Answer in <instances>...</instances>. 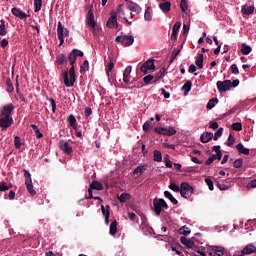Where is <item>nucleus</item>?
<instances>
[{
    "instance_id": "62",
    "label": "nucleus",
    "mask_w": 256,
    "mask_h": 256,
    "mask_svg": "<svg viewBox=\"0 0 256 256\" xmlns=\"http://www.w3.org/2000/svg\"><path fill=\"white\" fill-rule=\"evenodd\" d=\"M189 29H190L189 24L183 25V35L185 36V38L187 37V35H189Z\"/></svg>"
},
{
    "instance_id": "63",
    "label": "nucleus",
    "mask_w": 256,
    "mask_h": 256,
    "mask_svg": "<svg viewBox=\"0 0 256 256\" xmlns=\"http://www.w3.org/2000/svg\"><path fill=\"white\" fill-rule=\"evenodd\" d=\"M247 189H255L256 187V179L251 180L248 184H247Z\"/></svg>"
},
{
    "instance_id": "49",
    "label": "nucleus",
    "mask_w": 256,
    "mask_h": 256,
    "mask_svg": "<svg viewBox=\"0 0 256 256\" xmlns=\"http://www.w3.org/2000/svg\"><path fill=\"white\" fill-rule=\"evenodd\" d=\"M101 211H102V215H103L104 217H107V211H108V213H110V211H111V206L107 205V206L105 207L103 204H101Z\"/></svg>"
},
{
    "instance_id": "47",
    "label": "nucleus",
    "mask_w": 256,
    "mask_h": 256,
    "mask_svg": "<svg viewBox=\"0 0 256 256\" xmlns=\"http://www.w3.org/2000/svg\"><path fill=\"white\" fill-rule=\"evenodd\" d=\"M169 189H171V191H175V193H181V186L179 187L175 183H170Z\"/></svg>"
},
{
    "instance_id": "32",
    "label": "nucleus",
    "mask_w": 256,
    "mask_h": 256,
    "mask_svg": "<svg viewBox=\"0 0 256 256\" xmlns=\"http://www.w3.org/2000/svg\"><path fill=\"white\" fill-rule=\"evenodd\" d=\"M153 155H154L153 159L154 161H156V163H161V161H163V154H161V151L154 150Z\"/></svg>"
},
{
    "instance_id": "29",
    "label": "nucleus",
    "mask_w": 256,
    "mask_h": 256,
    "mask_svg": "<svg viewBox=\"0 0 256 256\" xmlns=\"http://www.w3.org/2000/svg\"><path fill=\"white\" fill-rule=\"evenodd\" d=\"M67 121L70 123V127H72V129L77 128V118H75V115L70 114Z\"/></svg>"
},
{
    "instance_id": "16",
    "label": "nucleus",
    "mask_w": 256,
    "mask_h": 256,
    "mask_svg": "<svg viewBox=\"0 0 256 256\" xmlns=\"http://www.w3.org/2000/svg\"><path fill=\"white\" fill-rule=\"evenodd\" d=\"M11 13L14 15V17H18V19H27V17H29L27 13L21 11V9L17 7L12 8Z\"/></svg>"
},
{
    "instance_id": "48",
    "label": "nucleus",
    "mask_w": 256,
    "mask_h": 256,
    "mask_svg": "<svg viewBox=\"0 0 256 256\" xmlns=\"http://www.w3.org/2000/svg\"><path fill=\"white\" fill-rule=\"evenodd\" d=\"M24 177H25V183H31L33 180L31 179V173L27 170H23Z\"/></svg>"
},
{
    "instance_id": "8",
    "label": "nucleus",
    "mask_w": 256,
    "mask_h": 256,
    "mask_svg": "<svg viewBox=\"0 0 256 256\" xmlns=\"http://www.w3.org/2000/svg\"><path fill=\"white\" fill-rule=\"evenodd\" d=\"M141 73L147 74V71H155V59H148L141 67Z\"/></svg>"
},
{
    "instance_id": "7",
    "label": "nucleus",
    "mask_w": 256,
    "mask_h": 256,
    "mask_svg": "<svg viewBox=\"0 0 256 256\" xmlns=\"http://www.w3.org/2000/svg\"><path fill=\"white\" fill-rule=\"evenodd\" d=\"M13 125V116H1L0 115V128L2 131L9 129Z\"/></svg>"
},
{
    "instance_id": "60",
    "label": "nucleus",
    "mask_w": 256,
    "mask_h": 256,
    "mask_svg": "<svg viewBox=\"0 0 256 256\" xmlns=\"http://www.w3.org/2000/svg\"><path fill=\"white\" fill-rule=\"evenodd\" d=\"M205 183L208 185L209 190H210V191H213V189H214L213 180H211L210 178H206V179H205Z\"/></svg>"
},
{
    "instance_id": "43",
    "label": "nucleus",
    "mask_w": 256,
    "mask_h": 256,
    "mask_svg": "<svg viewBox=\"0 0 256 256\" xmlns=\"http://www.w3.org/2000/svg\"><path fill=\"white\" fill-rule=\"evenodd\" d=\"M195 65H197L199 69H203V53L198 54V59L195 61Z\"/></svg>"
},
{
    "instance_id": "33",
    "label": "nucleus",
    "mask_w": 256,
    "mask_h": 256,
    "mask_svg": "<svg viewBox=\"0 0 256 256\" xmlns=\"http://www.w3.org/2000/svg\"><path fill=\"white\" fill-rule=\"evenodd\" d=\"M236 149L237 151H239V153H242L243 155H249V149L245 148V146H243L241 143L236 145Z\"/></svg>"
},
{
    "instance_id": "31",
    "label": "nucleus",
    "mask_w": 256,
    "mask_h": 256,
    "mask_svg": "<svg viewBox=\"0 0 256 256\" xmlns=\"http://www.w3.org/2000/svg\"><path fill=\"white\" fill-rule=\"evenodd\" d=\"M192 85L193 83L191 82V80H187L185 82V84L182 86V91H184V95H187L189 91H191Z\"/></svg>"
},
{
    "instance_id": "57",
    "label": "nucleus",
    "mask_w": 256,
    "mask_h": 256,
    "mask_svg": "<svg viewBox=\"0 0 256 256\" xmlns=\"http://www.w3.org/2000/svg\"><path fill=\"white\" fill-rule=\"evenodd\" d=\"M180 9H181L182 13H185V11H187V9H188L187 0H181Z\"/></svg>"
},
{
    "instance_id": "26",
    "label": "nucleus",
    "mask_w": 256,
    "mask_h": 256,
    "mask_svg": "<svg viewBox=\"0 0 256 256\" xmlns=\"http://www.w3.org/2000/svg\"><path fill=\"white\" fill-rule=\"evenodd\" d=\"M25 185L28 193H30L32 197H35V195H37V191L33 188V182H25Z\"/></svg>"
},
{
    "instance_id": "45",
    "label": "nucleus",
    "mask_w": 256,
    "mask_h": 256,
    "mask_svg": "<svg viewBox=\"0 0 256 256\" xmlns=\"http://www.w3.org/2000/svg\"><path fill=\"white\" fill-rule=\"evenodd\" d=\"M234 169H241L243 167V158L236 159L233 163Z\"/></svg>"
},
{
    "instance_id": "1",
    "label": "nucleus",
    "mask_w": 256,
    "mask_h": 256,
    "mask_svg": "<svg viewBox=\"0 0 256 256\" xmlns=\"http://www.w3.org/2000/svg\"><path fill=\"white\" fill-rule=\"evenodd\" d=\"M68 59L70 61L71 68L69 71H64L62 73V77L65 87H73L75 85V81H77V76L75 75V63H77V56L73 50L70 52Z\"/></svg>"
},
{
    "instance_id": "44",
    "label": "nucleus",
    "mask_w": 256,
    "mask_h": 256,
    "mask_svg": "<svg viewBox=\"0 0 256 256\" xmlns=\"http://www.w3.org/2000/svg\"><path fill=\"white\" fill-rule=\"evenodd\" d=\"M217 187L220 189V191H227V189H231V183H218Z\"/></svg>"
},
{
    "instance_id": "51",
    "label": "nucleus",
    "mask_w": 256,
    "mask_h": 256,
    "mask_svg": "<svg viewBox=\"0 0 256 256\" xmlns=\"http://www.w3.org/2000/svg\"><path fill=\"white\" fill-rule=\"evenodd\" d=\"M155 133H158V135H166L167 136V128L157 127V128H155Z\"/></svg>"
},
{
    "instance_id": "30",
    "label": "nucleus",
    "mask_w": 256,
    "mask_h": 256,
    "mask_svg": "<svg viewBox=\"0 0 256 256\" xmlns=\"http://www.w3.org/2000/svg\"><path fill=\"white\" fill-rule=\"evenodd\" d=\"M117 199L120 201V203H127V201L131 199V194L122 193L120 196H117Z\"/></svg>"
},
{
    "instance_id": "36",
    "label": "nucleus",
    "mask_w": 256,
    "mask_h": 256,
    "mask_svg": "<svg viewBox=\"0 0 256 256\" xmlns=\"http://www.w3.org/2000/svg\"><path fill=\"white\" fill-rule=\"evenodd\" d=\"M30 127L35 131L37 139H43V133H41L37 125L31 124Z\"/></svg>"
},
{
    "instance_id": "5",
    "label": "nucleus",
    "mask_w": 256,
    "mask_h": 256,
    "mask_svg": "<svg viewBox=\"0 0 256 256\" xmlns=\"http://www.w3.org/2000/svg\"><path fill=\"white\" fill-rule=\"evenodd\" d=\"M115 41L121 43L124 47H131L135 43V38L131 35L117 36Z\"/></svg>"
},
{
    "instance_id": "52",
    "label": "nucleus",
    "mask_w": 256,
    "mask_h": 256,
    "mask_svg": "<svg viewBox=\"0 0 256 256\" xmlns=\"http://www.w3.org/2000/svg\"><path fill=\"white\" fill-rule=\"evenodd\" d=\"M232 129H233V131H242L243 130V125L239 122L233 123L232 124Z\"/></svg>"
},
{
    "instance_id": "13",
    "label": "nucleus",
    "mask_w": 256,
    "mask_h": 256,
    "mask_svg": "<svg viewBox=\"0 0 256 256\" xmlns=\"http://www.w3.org/2000/svg\"><path fill=\"white\" fill-rule=\"evenodd\" d=\"M208 255L210 256H224L225 255V248L221 246H214L212 249L208 252Z\"/></svg>"
},
{
    "instance_id": "61",
    "label": "nucleus",
    "mask_w": 256,
    "mask_h": 256,
    "mask_svg": "<svg viewBox=\"0 0 256 256\" xmlns=\"http://www.w3.org/2000/svg\"><path fill=\"white\" fill-rule=\"evenodd\" d=\"M132 69L133 68L131 66H127L126 69L124 70L123 77H129V75H131Z\"/></svg>"
},
{
    "instance_id": "23",
    "label": "nucleus",
    "mask_w": 256,
    "mask_h": 256,
    "mask_svg": "<svg viewBox=\"0 0 256 256\" xmlns=\"http://www.w3.org/2000/svg\"><path fill=\"white\" fill-rule=\"evenodd\" d=\"M255 11V6H242V13L243 15H253Z\"/></svg>"
},
{
    "instance_id": "28",
    "label": "nucleus",
    "mask_w": 256,
    "mask_h": 256,
    "mask_svg": "<svg viewBox=\"0 0 256 256\" xmlns=\"http://www.w3.org/2000/svg\"><path fill=\"white\" fill-rule=\"evenodd\" d=\"M165 77V68H162L159 70L158 73L154 76V81L152 83H157L160 79H163Z\"/></svg>"
},
{
    "instance_id": "53",
    "label": "nucleus",
    "mask_w": 256,
    "mask_h": 256,
    "mask_svg": "<svg viewBox=\"0 0 256 256\" xmlns=\"http://www.w3.org/2000/svg\"><path fill=\"white\" fill-rule=\"evenodd\" d=\"M221 135H223V128H219L214 136L212 137V139H214V141H217V139H219V137H221Z\"/></svg>"
},
{
    "instance_id": "21",
    "label": "nucleus",
    "mask_w": 256,
    "mask_h": 256,
    "mask_svg": "<svg viewBox=\"0 0 256 256\" xmlns=\"http://www.w3.org/2000/svg\"><path fill=\"white\" fill-rule=\"evenodd\" d=\"M89 189L91 190L95 189L96 191H103V185L101 184V182L97 180H93L92 183L90 184Z\"/></svg>"
},
{
    "instance_id": "58",
    "label": "nucleus",
    "mask_w": 256,
    "mask_h": 256,
    "mask_svg": "<svg viewBox=\"0 0 256 256\" xmlns=\"http://www.w3.org/2000/svg\"><path fill=\"white\" fill-rule=\"evenodd\" d=\"M234 143H235V138L233 137V134H229L227 146L233 147Z\"/></svg>"
},
{
    "instance_id": "10",
    "label": "nucleus",
    "mask_w": 256,
    "mask_h": 256,
    "mask_svg": "<svg viewBox=\"0 0 256 256\" xmlns=\"http://www.w3.org/2000/svg\"><path fill=\"white\" fill-rule=\"evenodd\" d=\"M216 87L219 93H226V91L231 90V80L218 81Z\"/></svg>"
},
{
    "instance_id": "4",
    "label": "nucleus",
    "mask_w": 256,
    "mask_h": 256,
    "mask_svg": "<svg viewBox=\"0 0 256 256\" xmlns=\"http://www.w3.org/2000/svg\"><path fill=\"white\" fill-rule=\"evenodd\" d=\"M194 191L193 186H191L189 183L182 182L180 184V195L181 197H184V199H189L191 195H193Z\"/></svg>"
},
{
    "instance_id": "11",
    "label": "nucleus",
    "mask_w": 256,
    "mask_h": 256,
    "mask_svg": "<svg viewBox=\"0 0 256 256\" xmlns=\"http://www.w3.org/2000/svg\"><path fill=\"white\" fill-rule=\"evenodd\" d=\"M15 109V105H13V103H10L8 105L3 106V108L1 109V116L2 117H12L11 114L13 113Z\"/></svg>"
},
{
    "instance_id": "34",
    "label": "nucleus",
    "mask_w": 256,
    "mask_h": 256,
    "mask_svg": "<svg viewBox=\"0 0 256 256\" xmlns=\"http://www.w3.org/2000/svg\"><path fill=\"white\" fill-rule=\"evenodd\" d=\"M164 196L167 199H169L171 201V203H173V205H177L179 203V201L177 199H175V197H173V194H171V192H169V191H165Z\"/></svg>"
},
{
    "instance_id": "6",
    "label": "nucleus",
    "mask_w": 256,
    "mask_h": 256,
    "mask_svg": "<svg viewBox=\"0 0 256 256\" xmlns=\"http://www.w3.org/2000/svg\"><path fill=\"white\" fill-rule=\"evenodd\" d=\"M57 35L60 41L59 45H63V43H65V37H69V30L63 27V24L61 22H58Z\"/></svg>"
},
{
    "instance_id": "50",
    "label": "nucleus",
    "mask_w": 256,
    "mask_h": 256,
    "mask_svg": "<svg viewBox=\"0 0 256 256\" xmlns=\"http://www.w3.org/2000/svg\"><path fill=\"white\" fill-rule=\"evenodd\" d=\"M144 19H145V21H152L153 20V16L151 15V11L149 10V8H147L145 10Z\"/></svg>"
},
{
    "instance_id": "64",
    "label": "nucleus",
    "mask_w": 256,
    "mask_h": 256,
    "mask_svg": "<svg viewBox=\"0 0 256 256\" xmlns=\"http://www.w3.org/2000/svg\"><path fill=\"white\" fill-rule=\"evenodd\" d=\"M209 128H210V129H213V130L219 129V124H218L217 122H215V121H211V122L209 123Z\"/></svg>"
},
{
    "instance_id": "41",
    "label": "nucleus",
    "mask_w": 256,
    "mask_h": 256,
    "mask_svg": "<svg viewBox=\"0 0 256 256\" xmlns=\"http://www.w3.org/2000/svg\"><path fill=\"white\" fill-rule=\"evenodd\" d=\"M87 71H89V61L85 60L80 67V73L85 74Z\"/></svg>"
},
{
    "instance_id": "3",
    "label": "nucleus",
    "mask_w": 256,
    "mask_h": 256,
    "mask_svg": "<svg viewBox=\"0 0 256 256\" xmlns=\"http://www.w3.org/2000/svg\"><path fill=\"white\" fill-rule=\"evenodd\" d=\"M154 212L157 216L161 215L163 209H169V205L163 198H155L153 200Z\"/></svg>"
},
{
    "instance_id": "56",
    "label": "nucleus",
    "mask_w": 256,
    "mask_h": 256,
    "mask_svg": "<svg viewBox=\"0 0 256 256\" xmlns=\"http://www.w3.org/2000/svg\"><path fill=\"white\" fill-rule=\"evenodd\" d=\"M153 79H154V76L149 74L143 78V81H144L145 85H149L151 83V81H153Z\"/></svg>"
},
{
    "instance_id": "2",
    "label": "nucleus",
    "mask_w": 256,
    "mask_h": 256,
    "mask_svg": "<svg viewBox=\"0 0 256 256\" xmlns=\"http://www.w3.org/2000/svg\"><path fill=\"white\" fill-rule=\"evenodd\" d=\"M180 241L182 245H185L186 247H188V249L196 251L197 254L194 253L195 256H207L205 252L201 251V248L195 246V242H193L191 239H188L185 236H181Z\"/></svg>"
},
{
    "instance_id": "55",
    "label": "nucleus",
    "mask_w": 256,
    "mask_h": 256,
    "mask_svg": "<svg viewBox=\"0 0 256 256\" xmlns=\"http://www.w3.org/2000/svg\"><path fill=\"white\" fill-rule=\"evenodd\" d=\"M14 146L17 149H21V137L15 136V138H14Z\"/></svg>"
},
{
    "instance_id": "25",
    "label": "nucleus",
    "mask_w": 256,
    "mask_h": 256,
    "mask_svg": "<svg viewBox=\"0 0 256 256\" xmlns=\"http://www.w3.org/2000/svg\"><path fill=\"white\" fill-rule=\"evenodd\" d=\"M7 35V25L5 24V20H0V37H5Z\"/></svg>"
},
{
    "instance_id": "27",
    "label": "nucleus",
    "mask_w": 256,
    "mask_h": 256,
    "mask_svg": "<svg viewBox=\"0 0 256 256\" xmlns=\"http://www.w3.org/2000/svg\"><path fill=\"white\" fill-rule=\"evenodd\" d=\"M109 233L110 235H112V237H115V235H117V220H113L110 224Z\"/></svg>"
},
{
    "instance_id": "12",
    "label": "nucleus",
    "mask_w": 256,
    "mask_h": 256,
    "mask_svg": "<svg viewBox=\"0 0 256 256\" xmlns=\"http://www.w3.org/2000/svg\"><path fill=\"white\" fill-rule=\"evenodd\" d=\"M59 147L66 155H71L73 153V147L69 145V142L61 140L59 142Z\"/></svg>"
},
{
    "instance_id": "54",
    "label": "nucleus",
    "mask_w": 256,
    "mask_h": 256,
    "mask_svg": "<svg viewBox=\"0 0 256 256\" xmlns=\"http://www.w3.org/2000/svg\"><path fill=\"white\" fill-rule=\"evenodd\" d=\"M230 70L233 75H239V67H237V64H232Z\"/></svg>"
},
{
    "instance_id": "20",
    "label": "nucleus",
    "mask_w": 256,
    "mask_h": 256,
    "mask_svg": "<svg viewBox=\"0 0 256 256\" xmlns=\"http://www.w3.org/2000/svg\"><path fill=\"white\" fill-rule=\"evenodd\" d=\"M108 59H109V63L106 65V73H107V76L109 77L111 75V72L115 68V63L113 62V57L109 56Z\"/></svg>"
},
{
    "instance_id": "46",
    "label": "nucleus",
    "mask_w": 256,
    "mask_h": 256,
    "mask_svg": "<svg viewBox=\"0 0 256 256\" xmlns=\"http://www.w3.org/2000/svg\"><path fill=\"white\" fill-rule=\"evenodd\" d=\"M6 85H7V91L8 93H13V91L15 90V88L13 87V82L11 81V79H7L6 80Z\"/></svg>"
},
{
    "instance_id": "24",
    "label": "nucleus",
    "mask_w": 256,
    "mask_h": 256,
    "mask_svg": "<svg viewBox=\"0 0 256 256\" xmlns=\"http://www.w3.org/2000/svg\"><path fill=\"white\" fill-rule=\"evenodd\" d=\"M145 171H147V166L143 165V166H138L134 169L133 174L137 175L138 177H141V175H143V173H145Z\"/></svg>"
},
{
    "instance_id": "38",
    "label": "nucleus",
    "mask_w": 256,
    "mask_h": 256,
    "mask_svg": "<svg viewBox=\"0 0 256 256\" xmlns=\"http://www.w3.org/2000/svg\"><path fill=\"white\" fill-rule=\"evenodd\" d=\"M217 103H219V99L217 98H212L209 100V102L206 105L207 109H213V107H215V105H217Z\"/></svg>"
},
{
    "instance_id": "9",
    "label": "nucleus",
    "mask_w": 256,
    "mask_h": 256,
    "mask_svg": "<svg viewBox=\"0 0 256 256\" xmlns=\"http://www.w3.org/2000/svg\"><path fill=\"white\" fill-rule=\"evenodd\" d=\"M106 27H108L109 29H117V27H119V23L117 22V12L116 11L111 12V16L109 17V19L106 22Z\"/></svg>"
},
{
    "instance_id": "15",
    "label": "nucleus",
    "mask_w": 256,
    "mask_h": 256,
    "mask_svg": "<svg viewBox=\"0 0 256 256\" xmlns=\"http://www.w3.org/2000/svg\"><path fill=\"white\" fill-rule=\"evenodd\" d=\"M87 25L89 27H92V29H95V14H93V6L88 11V16H87Z\"/></svg>"
},
{
    "instance_id": "37",
    "label": "nucleus",
    "mask_w": 256,
    "mask_h": 256,
    "mask_svg": "<svg viewBox=\"0 0 256 256\" xmlns=\"http://www.w3.org/2000/svg\"><path fill=\"white\" fill-rule=\"evenodd\" d=\"M251 51H253V48H251V46L242 44L241 53H243V55H249V53H251Z\"/></svg>"
},
{
    "instance_id": "18",
    "label": "nucleus",
    "mask_w": 256,
    "mask_h": 256,
    "mask_svg": "<svg viewBox=\"0 0 256 256\" xmlns=\"http://www.w3.org/2000/svg\"><path fill=\"white\" fill-rule=\"evenodd\" d=\"M211 139H213V132H204L200 137L201 143H209Z\"/></svg>"
},
{
    "instance_id": "14",
    "label": "nucleus",
    "mask_w": 256,
    "mask_h": 256,
    "mask_svg": "<svg viewBox=\"0 0 256 256\" xmlns=\"http://www.w3.org/2000/svg\"><path fill=\"white\" fill-rule=\"evenodd\" d=\"M126 7L127 9H129V11H133L134 13H137V15L141 13V6H139V4L135 2L126 1Z\"/></svg>"
},
{
    "instance_id": "22",
    "label": "nucleus",
    "mask_w": 256,
    "mask_h": 256,
    "mask_svg": "<svg viewBox=\"0 0 256 256\" xmlns=\"http://www.w3.org/2000/svg\"><path fill=\"white\" fill-rule=\"evenodd\" d=\"M67 56L65 54H59L56 56V65H66Z\"/></svg>"
},
{
    "instance_id": "59",
    "label": "nucleus",
    "mask_w": 256,
    "mask_h": 256,
    "mask_svg": "<svg viewBox=\"0 0 256 256\" xmlns=\"http://www.w3.org/2000/svg\"><path fill=\"white\" fill-rule=\"evenodd\" d=\"M176 134H177V130H175V128L173 127L167 128V137H171Z\"/></svg>"
},
{
    "instance_id": "35",
    "label": "nucleus",
    "mask_w": 256,
    "mask_h": 256,
    "mask_svg": "<svg viewBox=\"0 0 256 256\" xmlns=\"http://www.w3.org/2000/svg\"><path fill=\"white\" fill-rule=\"evenodd\" d=\"M180 235H184L185 237H187V235H191V229H189V227L187 226H182L179 230H178Z\"/></svg>"
},
{
    "instance_id": "39",
    "label": "nucleus",
    "mask_w": 256,
    "mask_h": 256,
    "mask_svg": "<svg viewBox=\"0 0 256 256\" xmlns=\"http://www.w3.org/2000/svg\"><path fill=\"white\" fill-rule=\"evenodd\" d=\"M35 13H39L41 11V7H43V0H34Z\"/></svg>"
},
{
    "instance_id": "17",
    "label": "nucleus",
    "mask_w": 256,
    "mask_h": 256,
    "mask_svg": "<svg viewBox=\"0 0 256 256\" xmlns=\"http://www.w3.org/2000/svg\"><path fill=\"white\" fill-rule=\"evenodd\" d=\"M181 29V22H176L172 28V41H177V32Z\"/></svg>"
},
{
    "instance_id": "19",
    "label": "nucleus",
    "mask_w": 256,
    "mask_h": 256,
    "mask_svg": "<svg viewBox=\"0 0 256 256\" xmlns=\"http://www.w3.org/2000/svg\"><path fill=\"white\" fill-rule=\"evenodd\" d=\"M159 9H161L163 13H169V11H171V2L165 0V2L159 4Z\"/></svg>"
},
{
    "instance_id": "42",
    "label": "nucleus",
    "mask_w": 256,
    "mask_h": 256,
    "mask_svg": "<svg viewBox=\"0 0 256 256\" xmlns=\"http://www.w3.org/2000/svg\"><path fill=\"white\" fill-rule=\"evenodd\" d=\"M11 187H13L12 184L7 185V182H5V181L0 182V191L1 192L9 191V189H11Z\"/></svg>"
},
{
    "instance_id": "40",
    "label": "nucleus",
    "mask_w": 256,
    "mask_h": 256,
    "mask_svg": "<svg viewBox=\"0 0 256 256\" xmlns=\"http://www.w3.org/2000/svg\"><path fill=\"white\" fill-rule=\"evenodd\" d=\"M46 101L50 102V105L52 107V113H55L57 111V103L55 102V99L49 98V96H46Z\"/></svg>"
}]
</instances>
